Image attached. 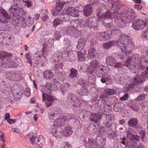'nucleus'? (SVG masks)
<instances>
[{"instance_id": "1", "label": "nucleus", "mask_w": 148, "mask_h": 148, "mask_svg": "<svg viewBox=\"0 0 148 148\" xmlns=\"http://www.w3.org/2000/svg\"><path fill=\"white\" fill-rule=\"evenodd\" d=\"M121 37V38L119 39L120 42H117L116 44V46L120 48L121 51L124 53V56L120 58L126 62V60L128 59L134 58L131 57L129 58L128 54L131 53V49L134 48V44L132 39L127 35L123 34Z\"/></svg>"}, {"instance_id": "2", "label": "nucleus", "mask_w": 148, "mask_h": 148, "mask_svg": "<svg viewBox=\"0 0 148 148\" xmlns=\"http://www.w3.org/2000/svg\"><path fill=\"white\" fill-rule=\"evenodd\" d=\"M107 16L114 18L115 19L114 22L115 24L120 28L124 27L126 26V24L127 23L125 20V17L123 16L121 12L112 13L110 15Z\"/></svg>"}, {"instance_id": "3", "label": "nucleus", "mask_w": 148, "mask_h": 148, "mask_svg": "<svg viewBox=\"0 0 148 148\" xmlns=\"http://www.w3.org/2000/svg\"><path fill=\"white\" fill-rule=\"evenodd\" d=\"M98 65L99 63L97 61L94 60L91 62L90 63V66L88 69V73L90 74L95 73L97 74V76L99 74L103 75L106 73L105 67H100Z\"/></svg>"}, {"instance_id": "4", "label": "nucleus", "mask_w": 148, "mask_h": 148, "mask_svg": "<svg viewBox=\"0 0 148 148\" xmlns=\"http://www.w3.org/2000/svg\"><path fill=\"white\" fill-rule=\"evenodd\" d=\"M121 14L125 17V20L127 23L131 22L135 19L136 16L135 12L131 8L123 11Z\"/></svg>"}, {"instance_id": "5", "label": "nucleus", "mask_w": 148, "mask_h": 148, "mask_svg": "<svg viewBox=\"0 0 148 148\" xmlns=\"http://www.w3.org/2000/svg\"><path fill=\"white\" fill-rule=\"evenodd\" d=\"M136 57L132 59L130 58L126 60L125 65L133 73H138V70L136 66V63L134 61V60H136Z\"/></svg>"}, {"instance_id": "6", "label": "nucleus", "mask_w": 148, "mask_h": 148, "mask_svg": "<svg viewBox=\"0 0 148 148\" xmlns=\"http://www.w3.org/2000/svg\"><path fill=\"white\" fill-rule=\"evenodd\" d=\"M67 99L73 106L75 107L79 106L80 102L76 95L71 93H69L67 96Z\"/></svg>"}, {"instance_id": "7", "label": "nucleus", "mask_w": 148, "mask_h": 148, "mask_svg": "<svg viewBox=\"0 0 148 148\" xmlns=\"http://www.w3.org/2000/svg\"><path fill=\"white\" fill-rule=\"evenodd\" d=\"M10 19V15H9L6 11L0 7V22L1 23H7Z\"/></svg>"}, {"instance_id": "8", "label": "nucleus", "mask_w": 148, "mask_h": 148, "mask_svg": "<svg viewBox=\"0 0 148 148\" xmlns=\"http://www.w3.org/2000/svg\"><path fill=\"white\" fill-rule=\"evenodd\" d=\"M147 21H145L142 19H138L133 23L132 27L136 30H141L145 26H147Z\"/></svg>"}, {"instance_id": "9", "label": "nucleus", "mask_w": 148, "mask_h": 148, "mask_svg": "<svg viewBox=\"0 0 148 148\" xmlns=\"http://www.w3.org/2000/svg\"><path fill=\"white\" fill-rule=\"evenodd\" d=\"M109 12L106 13L103 15H101L100 16V18L98 21H101V23L105 27L108 28H110L112 27V24L111 23H108V18H111V17H107V16L110 15V14Z\"/></svg>"}, {"instance_id": "10", "label": "nucleus", "mask_w": 148, "mask_h": 148, "mask_svg": "<svg viewBox=\"0 0 148 148\" xmlns=\"http://www.w3.org/2000/svg\"><path fill=\"white\" fill-rule=\"evenodd\" d=\"M108 5L110 8V9L114 12L113 13L117 12L120 13V12H118L121 7L120 2L119 1H113L110 2Z\"/></svg>"}, {"instance_id": "11", "label": "nucleus", "mask_w": 148, "mask_h": 148, "mask_svg": "<svg viewBox=\"0 0 148 148\" xmlns=\"http://www.w3.org/2000/svg\"><path fill=\"white\" fill-rule=\"evenodd\" d=\"M8 78L11 80L18 82L22 79V75L20 72H18L12 74L8 73Z\"/></svg>"}, {"instance_id": "12", "label": "nucleus", "mask_w": 148, "mask_h": 148, "mask_svg": "<svg viewBox=\"0 0 148 148\" xmlns=\"http://www.w3.org/2000/svg\"><path fill=\"white\" fill-rule=\"evenodd\" d=\"M90 115L92 116V118L90 119V121H92V122L95 123V124H97L98 123H99V122L102 120V117L103 116L101 114L99 113H90Z\"/></svg>"}, {"instance_id": "13", "label": "nucleus", "mask_w": 148, "mask_h": 148, "mask_svg": "<svg viewBox=\"0 0 148 148\" xmlns=\"http://www.w3.org/2000/svg\"><path fill=\"white\" fill-rule=\"evenodd\" d=\"M78 55L76 51H71L67 53L66 57H65L64 59H65L67 61L72 62L77 58Z\"/></svg>"}, {"instance_id": "14", "label": "nucleus", "mask_w": 148, "mask_h": 148, "mask_svg": "<svg viewBox=\"0 0 148 148\" xmlns=\"http://www.w3.org/2000/svg\"><path fill=\"white\" fill-rule=\"evenodd\" d=\"M106 103L105 100L100 98V99H98L96 101L95 104L96 105L100 108H103L105 109V110L106 111L107 110L106 109V108H107V106L108 111H109L110 110H111V109L110 108V105L107 104H106Z\"/></svg>"}, {"instance_id": "15", "label": "nucleus", "mask_w": 148, "mask_h": 148, "mask_svg": "<svg viewBox=\"0 0 148 148\" xmlns=\"http://www.w3.org/2000/svg\"><path fill=\"white\" fill-rule=\"evenodd\" d=\"M98 38L100 41L104 42L110 39V36L109 33L104 32L99 33L98 35Z\"/></svg>"}, {"instance_id": "16", "label": "nucleus", "mask_w": 148, "mask_h": 148, "mask_svg": "<svg viewBox=\"0 0 148 148\" xmlns=\"http://www.w3.org/2000/svg\"><path fill=\"white\" fill-rule=\"evenodd\" d=\"M22 8H17L16 7H13L12 8V6L8 10V12L10 14L13 16H19L20 13L21 12Z\"/></svg>"}, {"instance_id": "17", "label": "nucleus", "mask_w": 148, "mask_h": 148, "mask_svg": "<svg viewBox=\"0 0 148 148\" xmlns=\"http://www.w3.org/2000/svg\"><path fill=\"white\" fill-rule=\"evenodd\" d=\"M64 5V3H62L61 2L57 3L55 9L52 10L51 11L53 15L54 16H56L59 14L62 10Z\"/></svg>"}, {"instance_id": "18", "label": "nucleus", "mask_w": 148, "mask_h": 148, "mask_svg": "<svg viewBox=\"0 0 148 148\" xmlns=\"http://www.w3.org/2000/svg\"><path fill=\"white\" fill-rule=\"evenodd\" d=\"M52 134L57 138H60L62 136L63 134L62 130L61 127H59L57 128H54L51 130Z\"/></svg>"}, {"instance_id": "19", "label": "nucleus", "mask_w": 148, "mask_h": 148, "mask_svg": "<svg viewBox=\"0 0 148 148\" xmlns=\"http://www.w3.org/2000/svg\"><path fill=\"white\" fill-rule=\"evenodd\" d=\"M43 87V88L41 90V91L42 93L45 94L46 95H47L51 94L52 91L51 90V84L47 83Z\"/></svg>"}, {"instance_id": "20", "label": "nucleus", "mask_w": 148, "mask_h": 148, "mask_svg": "<svg viewBox=\"0 0 148 148\" xmlns=\"http://www.w3.org/2000/svg\"><path fill=\"white\" fill-rule=\"evenodd\" d=\"M96 125H97L95 124V123L92 122L88 127L87 131L89 134H96L97 131Z\"/></svg>"}, {"instance_id": "21", "label": "nucleus", "mask_w": 148, "mask_h": 148, "mask_svg": "<svg viewBox=\"0 0 148 148\" xmlns=\"http://www.w3.org/2000/svg\"><path fill=\"white\" fill-rule=\"evenodd\" d=\"M12 56V54L9 53L2 51L0 53V66L3 64L4 60H6V58Z\"/></svg>"}, {"instance_id": "22", "label": "nucleus", "mask_w": 148, "mask_h": 148, "mask_svg": "<svg viewBox=\"0 0 148 148\" xmlns=\"http://www.w3.org/2000/svg\"><path fill=\"white\" fill-rule=\"evenodd\" d=\"M86 40L85 38L82 37L79 39L78 44L77 46V48L78 50L82 49L85 46Z\"/></svg>"}, {"instance_id": "23", "label": "nucleus", "mask_w": 148, "mask_h": 148, "mask_svg": "<svg viewBox=\"0 0 148 148\" xmlns=\"http://www.w3.org/2000/svg\"><path fill=\"white\" fill-rule=\"evenodd\" d=\"M107 64L110 66H113L114 64L116 62V60L113 57L110 56H107L106 58Z\"/></svg>"}, {"instance_id": "24", "label": "nucleus", "mask_w": 148, "mask_h": 148, "mask_svg": "<svg viewBox=\"0 0 148 148\" xmlns=\"http://www.w3.org/2000/svg\"><path fill=\"white\" fill-rule=\"evenodd\" d=\"M136 58H135L136 60H134V61H135V63H138V70L144 69L145 68V66L141 64V63L143 62L142 59L139 58V56L138 54L136 55Z\"/></svg>"}, {"instance_id": "25", "label": "nucleus", "mask_w": 148, "mask_h": 148, "mask_svg": "<svg viewBox=\"0 0 148 148\" xmlns=\"http://www.w3.org/2000/svg\"><path fill=\"white\" fill-rule=\"evenodd\" d=\"M92 5L89 4L86 5L84 8V13L85 16H88L91 14L92 12Z\"/></svg>"}, {"instance_id": "26", "label": "nucleus", "mask_w": 148, "mask_h": 148, "mask_svg": "<svg viewBox=\"0 0 148 148\" xmlns=\"http://www.w3.org/2000/svg\"><path fill=\"white\" fill-rule=\"evenodd\" d=\"M11 56L6 58V60H7L8 62H7V64H10V65L12 67H16L19 64L18 60L15 61V60H11Z\"/></svg>"}, {"instance_id": "27", "label": "nucleus", "mask_w": 148, "mask_h": 148, "mask_svg": "<svg viewBox=\"0 0 148 148\" xmlns=\"http://www.w3.org/2000/svg\"><path fill=\"white\" fill-rule=\"evenodd\" d=\"M66 11L68 14L73 16L76 17L78 15L77 11L75 8L73 7L68 8Z\"/></svg>"}, {"instance_id": "28", "label": "nucleus", "mask_w": 148, "mask_h": 148, "mask_svg": "<svg viewBox=\"0 0 148 148\" xmlns=\"http://www.w3.org/2000/svg\"><path fill=\"white\" fill-rule=\"evenodd\" d=\"M72 133L71 127L70 126H66L63 131V135L66 136H68L71 135Z\"/></svg>"}, {"instance_id": "29", "label": "nucleus", "mask_w": 148, "mask_h": 148, "mask_svg": "<svg viewBox=\"0 0 148 148\" xmlns=\"http://www.w3.org/2000/svg\"><path fill=\"white\" fill-rule=\"evenodd\" d=\"M66 118H59L55 120L54 122L53 125L54 126L60 127L62 126L65 122Z\"/></svg>"}, {"instance_id": "30", "label": "nucleus", "mask_w": 148, "mask_h": 148, "mask_svg": "<svg viewBox=\"0 0 148 148\" xmlns=\"http://www.w3.org/2000/svg\"><path fill=\"white\" fill-rule=\"evenodd\" d=\"M88 145L89 146V148H97V141L93 138H90L88 139Z\"/></svg>"}, {"instance_id": "31", "label": "nucleus", "mask_w": 148, "mask_h": 148, "mask_svg": "<svg viewBox=\"0 0 148 148\" xmlns=\"http://www.w3.org/2000/svg\"><path fill=\"white\" fill-rule=\"evenodd\" d=\"M97 145L102 147L105 144L106 139L101 136H98L96 138Z\"/></svg>"}, {"instance_id": "32", "label": "nucleus", "mask_w": 148, "mask_h": 148, "mask_svg": "<svg viewBox=\"0 0 148 148\" xmlns=\"http://www.w3.org/2000/svg\"><path fill=\"white\" fill-rule=\"evenodd\" d=\"M24 2V0H13V5H12V8L13 7L17 8H21Z\"/></svg>"}, {"instance_id": "33", "label": "nucleus", "mask_w": 148, "mask_h": 148, "mask_svg": "<svg viewBox=\"0 0 148 148\" xmlns=\"http://www.w3.org/2000/svg\"><path fill=\"white\" fill-rule=\"evenodd\" d=\"M138 123V120L136 118H133L130 119L128 122V124L131 127L136 126Z\"/></svg>"}, {"instance_id": "34", "label": "nucleus", "mask_w": 148, "mask_h": 148, "mask_svg": "<svg viewBox=\"0 0 148 148\" xmlns=\"http://www.w3.org/2000/svg\"><path fill=\"white\" fill-rule=\"evenodd\" d=\"M118 41H117V42ZM116 42H117V41L115 42L114 41H109L108 42L103 43V47L105 49H108L111 47L113 46L114 44L116 45Z\"/></svg>"}, {"instance_id": "35", "label": "nucleus", "mask_w": 148, "mask_h": 148, "mask_svg": "<svg viewBox=\"0 0 148 148\" xmlns=\"http://www.w3.org/2000/svg\"><path fill=\"white\" fill-rule=\"evenodd\" d=\"M43 74L44 78L46 79L51 78L53 77V73L50 71H45L43 72Z\"/></svg>"}, {"instance_id": "36", "label": "nucleus", "mask_w": 148, "mask_h": 148, "mask_svg": "<svg viewBox=\"0 0 148 148\" xmlns=\"http://www.w3.org/2000/svg\"><path fill=\"white\" fill-rule=\"evenodd\" d=\"M60 18L61 21H68L70 19L69 15L66 13L62 14L60 16Z\"/></svg>"}, {"instance_id": "37", "label": "nucleus", "mask_w": 148, "mask_h": 148, "mask_svg": "<svg viewBox=\"0 0 148 148\" xmlns=\"http://www.w3.org/2000/svg\"><path fill=\"white\" fill-rule=\"evenodd\" d=\"M70 73L69 74V76L72 78L76 77L78 75L77 71V70L72 68L70 69Z\"/></svg>"}, {"instance_id": "38", "label": "nucleus", "mask_w": 148, "mask_h": 148, "mask_svg": "<svg viewBox=\"0 0 148 148\" xmlns=\"http://www.w3.org/2000/svg\"><path fill=\"white\" fill-rule=\"evenodd\" d=\"M96 50L94 47H91L88 50V57L90 58H93L96 55Z\"/></svg>"}, {"instance_id": "39", "label": "nucleus", "mask_w": 148, "mask_h": 148, "mask_svg": "<svg viewBox=\"0 0 148 148\" xmlns=\"http://www.w3.org/2000/svg\"><path fill=\"white\" fill-rule=\"evenodd\" d=\"M79 25H80L82 27H86L88 26L89 27H92V25L91 24H90V25L89 24L87 23L86 21L81 20H79Z\"/></svg>"}, {"instance_id": "40", "label": "nucleus", "mask_w": 148, "mask_h": 148, "mask_svg": "<svg viewBox=\"0 0 148 148\" xmlns=\"http://www.w3.org/2000/svg\"><path fill=\"white\" fill-rule=\"evenodd\" d=\"M79 94L81 96L87 95L88 94V91L86 88L82 87L79 90Z\"/></svg>"}, {"instance_id": "41", "label": "nucleus", "mask_w": 148, "mask_h": 148, "mask_svg": "<svg viewBox=\"0 0 148 148\" xmlns=\"http://www.w3.org/2000/svg\"><path fill=\"white\" fill-rule=\"evenodd\" d=\"M105 125H106L105 127L106 128L110 129L112 131L115 129L116 127V124L113 123L109 124L108 122H107V123H105Z\"/></svg>"}, {"instance_id": "42", "label": "nucleus", "mask_w": 148, "mask_h": 148, "mask_svg": "<svg viewBox=\"0 0 148 148\" xmlns=\"http://www.w3.org/2000/svg\"><path fill=\"white\" fill-rule=\"evenodd\" d=\"M142 77H143V76L142 74L141 76H140L138 75H136L135 76L133 79V81L136 82L138 84L140 82H143L145 81V80L144 79L142 80L141 79Z\"/></svg>"}, {"instance_id": "43", "label": "nucleus", "mask_w": 148, "mask_h": 148, "mask_svg": "<svg viewBox=\"0 0 148 148\" xmlns=\"http://www.w3.org/2000/svg\"><path fill=\"white\" fill-rule=\"evenodd\" d=\"M114 79L119 84H121L123 79L121 78L120 75L117 74H116L114 76Z\"/></svg>"}, {"instance_id": "44", "label": "nucleus", "mask_w": 148, "mask_h": 148, "mask_svg": "<svg viewBox=\"0 0 148 148\" xmlns=\"http://www.w3.org/2000/svg\"><path fill=\"white\" fill-rule=\"evenodd\" d=\"M7 88V84L4 81H2L0 83V90L4 91Z\"/></svg>"}, {"instance_id": "45", "label": "nucleus", "mask_w": 148, "mask_h": 148, "mask_svg": "<svg viewBox=\"0 0 148 148\" xmlns=\"http://www.w3.org/2000/svg\"><path fill=\"white\" fill-rule=\"evenodd\" d=\"M79 23V20L76 19L71 21V24L73 27L75 28L78 27Z\"/></svg>"}, {"instance_id": "46", "label": "nucleus", "mask_w": 148, "mask_h": 148, "mask_svg": "<svg viewBox=\"0 0 148 148\" xmlns=\"http://www.w3.org/2000/svg\"><path fill=\"white\" fill-rule=\"evenodd\" d=\"M105 92L106 94L110 95H114L116 93L113 89L107 88L105 89Z\"/></svg>"}, {"instance_id": "47", "label": "nucleus", "mask_w": 148, "mask_h": 148, "mask_svg": "<svg viewBox=\"0 0 148 148\" xmlns=\"http://www.w3.org/2000/svg\"><path fill=\"white\" fill-rule=\"evenodd\" d=\"M45 12L42 15V16L41 17V20L43 21H45L48 19L49 17L47 15L48 10H45Z\"/></svg>"}, {"instance_id": "48", "label": "nucleus", "mask_w": 148, "mask_h": 148, "mask_svg": "<svg viewBox=\"0 0 148 148\" xmlns=\"http://www.w3.org/2000/svg\"><path fill=\"white\" fill-rule=\"evenodd\" d=\"M40 60L42 64H45L48 62V60L46 57L43 55H40L39 56Z\"/></svg>"}, {"instance_id": "49", "label": "nucleus", "mask_w": 148, "mask_h": 148, "mask_svg": "<svg viewBox=\"0 0 148 148\" xmlns=\"http://www.w3.org/2000/svg\"><path fill=\"white\" fill-rule=\"evenodd\" d=\"M63 66V63L62 62H61L60 63L55 64L54 69L57 70V71H59L62 69Z\"/></svg>"}, {"instance_id": "50", "label": "nucleus", "mask_w": 148, "mask_h": 148, "mask_svg": "<svg viewBox=\"0 0 148 148\" xmlns=\"http://www.w3.org/2000/svg\"><path fill=\"white\" fill-rule=\"evenodd\" d=\"M121 102L118 103H115L113 109L116 112L119 111V110L121 108L120 106L123 104Z\"/></svg>"}, {"instance_id": "51", "label": "nucleus", "mask_w": 148, "mask_h": 148, "mask_svg": "<svg viewBox=\"0 0 148 148\" xmlns=\"http://www.w3.org/2000/svg\"><path fill=\"white\" fill-rule=\"evenodd\" d=\"M147 96L146 94H142L139 95L137 98L135 100V101H141L144 100L145 97Z\"/></svg>"}, {"instance_id": "52", "label": "nucleus", "mask_w": 148, "mask_h": 148, "mask_svg": "<svg viewBox=\"0 0 148 148\" xmlns=\"http://www.w3.org/2000/svg\"><path fill=\"white\" fill-rule=\"evenodd\" d=\"M88 81L91 84H93L94 83L95 81V76L93 75H91L88 78Z\"/></svg>"}, {"instance_id": "53", "label": "nucleus", "mask_w": 148, "mask_h": 148, "mask_svg": "<svg viewBox=\"0 0 148 148\" xmlns=\"http://www.w3.org/2000/svg\"><path fill=\"white\" fill-rule=\"evenodd\" d=\"M61 20L60 18H57L55 19L52 22L53 26L55 27H56L57 26L60 24Z\"/></svg>"}, {"instance_id": "54", "label": "nucleus", "mask_w": 148, "mask_h": 148, "mask_svg": "<svg viewBox=\"0 0 148 148\" xmlns=\"http://www.w3.org/2000/svg\"><path fill=\"white\" fill-rule=\"evenodd\" d=\"M106 117L105 119L107 120V122L108 123L111 121L112 120L114 119L113 115L111 114L106 115Z\"/></svg>"}, {"instance_id": "55", "label": "nucleus", "mask_w": 148, "mask_h": 148, "mask_svg": "<svg viewBox=\"0 0 148 148\" xmlns=\"http://www.w3.org/2000/svg\"><path fill=\"white\" fill-rule=\"evenodd\" d=\"M56 82L57 83V84H60V82H58L57 81H56L55 82V84H51V90H53V91H56L57 90H58V86L56 85Z\"/></svg>"}, {"instance_id": "56", "label": "nucleus", "mask_w": 148, "mask_h": 148, "mask_svg": "<svg viewBox=\"0 0 148 148\" xmlns=\"http://www.w3.org/2000/svg\"><path fill=\"white\" fill-rule=\"evenodd\" d=\"M136 142L133 140H130L128 141L127 143V147L129 148H132L135 146Z\"/></svg>"}, {"instance_id": "57", "label": "nucleus", "mask_w": 148, "mask_h": 148, "mask_svg": "<svg viewBox=\"0 0 148 148\" xmlns=\"http://www.w3.org/2000/svg\"><path fill=\"white\" fill-rule=\"evenodd\" d=\"M55 56H57V57L59 59L60 57H61L62 58L64 59V58L65 57V56H63L61 53L59 51H56L53 54V57H54Z\"/></svg>"}, {"instance_id": "58", "label": "nucleus", "mask_w": 148, "mask_h": 148, "mask_svg": "<svg viewBox=\"0 0 148 148\" xmlns=\"http://www.w3.org/2000/svg\"><path fill=\"white\" fill-rule=\"evenodd\" d=\"M54 36L56 40H59L61 37L60 32L57 31H56L55 32Z\"/></svg>"}, {"instance_id": "59", "label": "nucleus", "mask_w": 148, "mask_h": 148, "mask_svg": "<svg viewBox=\"0 0 148 148\" xmlns=\"http://www.w3.org/2000/svg\"><path fill=\"white\" fill-rule=\"evenodd\" d=\"M51 94H50L49 95H46L47 97V101L52 102L53 100H55L54 97L53 96L51 95Z\"/></svg>"}, {"instance_id": "60", "label": "nucleus", "mask_w": 148, "mask_h": 148, "mask_svg": "<svg viewBox=\"0 0 148 148\" xmlns=\"http://www.w3.org/2000/svg\"><path fill=\"white\" fill-rule=\"evenodd\" d=\"M86 114H84L83 116L82 119L84 121L88 120L89 119V114L87 113V111H86Z\"/></svg>"}, {"instance_id": "61", "label": "nucleus", "mask_w": 148, "mask_h": 148, "mask_svg": "<svg viewBox=\"0 0 148 148\" xmlns=\"http://www.w3.org/2000/svg\"><path fill=\"white\" fill-rule=\"evenodd\" d=\"M53 40V39H49L47 43V46L48 47H51L53 45V42L52 41Z\"/></svg>"}, {"instance_id": "62", "label": "nucleus", "mask_w": 148, "mask_h": 148, "mask_svg": "<svg viewBox=\"0 0 148 148\" xmlns=\"http://www.w3.org/2000/svg\"><path fill=\"white\" fill-rule=\"evenodd\" d=\"M77 54H78L77 58L78 60L79 61H81L82 59H83L84 56V55L81 52H77Z\"/></svg>"}, {"instance_id": "63", "label": "nucleus", "mask_w": 148, "mask_h": 148, "mask_svg": "<svg viewBox=\"0 0 148 148\" xmlns=\"http://www.w3.org/2000/svg\"><path fill=\"white\" fill-rule=\"evenodd\" d=\"M139 134L142 140H143L145 136V132L144 131H140L139 132Z\"/></svg>"}, {"instance_id": "64", "label": "nucleus", "mask_w": 148, "mask_h": 148, "mask_svg": "<svg viewBox=\"0 0 148 148\" xmlns=\"http://www.w3.org/2000/svg\"><path fill=\"white\" fill-rule=\"evenodd\" d=\"M96 43V39L95 38H92L90 40V44L92 46H93Z\"/></svg>"}]
</instances>
